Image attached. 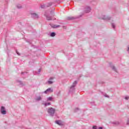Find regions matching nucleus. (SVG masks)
I'll list each match as a JSON object with an SVG mask.
<instances>
[{
  "mask_svg": "<svg viewBox=\"0 0 129 129\" xmlns=\"http://www.w3.org/2000/svg\"><path fill=\"white\" fill-rule=\"evenodd\" d=\"M21 8H22V6H20L19 7H18V9H21Z\"/></svg>",
  "mask_w": 129,
  "mask_h": 129,
  "instance_id": "nucleus-19",
  "label": "nucleus"
},
{
  "mask_svg": "<svg viewBox=\"0 0 129 129\" xmlns=\"http://www.w3.org/2000/svg\"><path fill=\"white\" fill-rule=\"evenodd\" d=\"M51 105V103H46L45 104V106H47V105Z\"/></svg>",
  "mask_w": 129,
  "mask_h": 129,
  "instance_id": "nucleus-7",
  "label": "nucleus"
},
{
  "mask_svg": "<svg viewBox=\"0 0 129 129\" xmlns=\"http://www.w3.org/2000/svg\"><path fill=\"white\" fill-rule=\"evenodd\" d=\"M93 129H96V128H97L96 126H93Z\"/></svg>",
  "mask_w": 129,
  "mask_h": 129,
  "instance_id": "nucleus-15",
  "label": "nucleus"
},
{
  "mask_svg": "<svg viewBox=\"0 0 129 129\" xmlns=\"http://www.w3.org/2000/svg\"><path fill=\"white\" fill-rule=\"evenodd\" d=\"M44 92L46 94H47V93H48V92H50V93L53 92V89H52V88H48L45 91H44Z\"/></svg>",
  "mask_w": 129,
  "mask_h": 129,
  "instance_id": "nucleus-3",
  "label": "nucleus"
},
{
  "mask_svg": "<svg viewBox=\"0 0 129 129\" xmlns=\"http://www.w3.org/2000/svg\"><path fill=\"white\" fill-rule=\"evenodd\" d=\"M1 113L2 114H7V111H6V108H5V107L2 106L1 109Z\"/></svg>",
  "mask_w": 129,
  "mask_h": 129,
  "instance_id": "nucleus-1",
  "label": "nucleus"
},
{
  "mask_svg": "<svg viewBox=\"0 0 129 129\" xmlns=\"http://www.w3.org/2000/svg\"><path fill=\"white\" fill-rule=\"evenodd\" d=\"M58 27H59V25H58V26L53 25V26H52V28H58Z\"/></svg>",
  "mask_w": 129,
  "mask_h": 129,
  "instance_id": "nucleus-10",
  "label": "nucleus"
},
{
  "mask_svg": "<svg viewBox=\"0 0 129 129\" xmlns=\"http://www.w3.org/2000/svg\"><path fill=\"white\" fill-rule=\"evenodd\" d=\"M74 84H77V82H76V81L74 82Z\"/></svg>",
  "mask_w": 129,
  "mask_h": 129,
  "instance_id": "nucleus-17",
  "label": "nucleus"
},
{
  "mask_svg": "<svg viewBox=\"0 0 129 129\" xmlns=\"http://www.w3.org/2000/svg\"><path fill=\"white\" fill-rule=\"evenodd\" d=\"M113 69H114V67L113 68Z\"/></svg>",
  "mask_w": 129,
  "mask_h": 129,
  "instance_id": "nucleus-25",
  "label": "nucleus"
},
{
  "mask_svg": "<svg viewBox=\"0 0 129 129\" xmlns=\"http://www.w3.org/2000/svg\"><path fill=\"white\" fill-rule=\"evenodd\" d=\"M52 5V3H50L47 4V7H50V6Z\"/></svg>",
  "mask_w": 129,
  "mask_h": 129,
  "instance_id": "nucleus-8",
  "label": "nucleus"
},
{
  "mask_svg": "<svg viewBox=\"0 0 129 129\" xmlns=\"http://www.w3.org/2000/svg\"><path fill=\"white\" fill-rule=\"evenodd\" d=\"M48 113H50V114H54L55 113V109L51 108L48 109Z\"/></svg>",
  "mask_w": 129,
  "mask_h": 129,
  "instance_id": "nucleus-2",
  "label": "nucleus"
},
{
  "mask_svg": "<svg viewBox=\"0 0 129 129\" xmlns=\"http://www.w3.org/2000/svg\"><path fill=\"white\" fill-rule=\"evenodd\" d=\"M17 54H18V55H20L19 54V53H18V52H17Z\"/></svg>",
  "mask_w": 129,
  "mask_h": 129,
  "instance_id": "nucleus-24",
  "label": "nucleus"
},
{
  "mask_svg": "<svg viewBox=\"0 0 129 129\" xmlns=\"http://www.w3.org/2000/svg\"><path fill=\"white\" fill-rule=\"evenodd\" d=\"M33 15L36 17V18H38V14H33Z\"/></svg>",
  "mask_w": 129,
  "mask_h": 129,
  "instance_id": "nucleus-11",
  "label": "nucleus"
},
{
  "mask_svg": "<svg viewBox=\"0 0 129 129\" xmlns=\"http://www.w3.org/2000/svg\"><path fill=\"white\" fill-rule=\"evenodd\" d=\"M47 100H49V101H51L52 100V97L48 98Z\"/></svg>",
  "mask_w": 129,
  "mask_h": 129,
  "instance_id": "nucleus-9",
  "label": "nucleus"
},
{
  "mask_svg": "<svg viewBox=\"0 0 129 129\" xmlns=\"http://www.w3.org/2000/svg\"><path fill=\"white\" fill-rule=\"evenodd\" d=\"M99 129H102V127H99Z\"/></svg>",
  "mask_w": 129,
  "mask_h": 129,
  "instance_id": "nucleus-18",
  "label": "nucleus"
},
{
  "mask_svg": "<svg viewBox=\"0 0 129 129\" xmlns=\"http://www.w3.org/2000/svg\"><path fill=\"white\" fill-rule=\"evenodd\" d=\"M52 83H53V82H52L51 81H48L49 84H52Z\"/></svg>",
  "mask_w": 129,
  "mask_h": 129,
  "instance_id": "nucleus-13",
  "label": "nucleus"
},
{
  "mask_svg": "<svg viewBox=\"0 0 129 129\" xmlns=\"http://www.w3.org/2000/svg\"><path fill=\"white\" fill-rule=\"evenodd\" d=\"M37 100H41V97H38L37 98H36Z\"/></svg>",
  "mask_w": 129,
  "mask_h": 129,
  "instance_id": "nucleus-14",
  "label": "nucleus"
},
{
  "mask_svg": "<svg viewBox=\"0 0 129 129\" xmlns=\"http://www.w3.org/2000/svg\"><path fill=\"white\" fill-rule=\"evenodd\" d=\"M113 28H114V25H112Z\"/></svg>",
  "mask_w": 129,
  "mask_h": 129,
  "instance_id": "nucleus-21",
  "label": "nucleus"
},
{
  "mask_svg": "<svg viewBox=\"0 0 129 129\" xmlns=\"http://www.w3.org/2000/svg\"><path fill=\"white\" fill-rule=\"evenodd\" d=\"M55 122L57 124H58V125H63V122L61 121V120H56Z\"/></svg>",
  "mask_w": 129,
  "mask_h": 129,
  "instance_id": "nucleus-4",
  "label": "nucleus"
},
{
  "mask_svg": "<svg viewBox=\"0 0 129 129\" xmlns=\"http://www.w3.org/2000/svg\"><path fill=\"white\" fill-rule=\"evenodd\" d=\"M127 51H128V52H129V47H128Z\"/></svg>",
  "mask_w": 129,
  "mask_h": 129,
  "instance_id": "nucleus-20",
  "label": "nucleus"
},
{
  "mask_svg": "<svg viewBox=\"0 0 129 129\" xmlns=\"http://www.w3.org/2000/svg\"><path fill=\"white\" fill-rule=\"evenodd\" d=\"M47 21H51V19L50 18V17H47Z\"/></svg>",
  "mask_w": 129,
  "mask_h": 129,
  "instance_id": "nucleus-12",
  "label": "nucleus"
},
{
  "mask_svg": "<svg viewBox=\"0 0 129 129\" xmlns=\"http://www.w3.org/2000/svg\"><path fill=\"white\" fill-rule=\"evenodd\" d=\"M50 79V80H51L53 79V78H51Z\"/></svg>",
  "mask_w": 129,
  "mask_h": 129,
  "instance_id": "nucleus-22",
  "label": "nucleus"
},
{
  "mask_svg": "<svg viewBox=\"0 0 129 129\" xmlns=\"http://www.w3.org/2000/svg\"><path fill=\"white\" fill-rule=\"evenodd\" d=\"M55 33L52 32V33H51V37H55Z\"/></svg>",
  "mask_w": 129,
  "mask_h": 129,
  "instance_id": "nucleus-6",
  "label": "nucleus"
},
{
  "mask_svg": "<svg viewBox=\"0 0 129 129\" xmlns=\"http://www.w3.org/2000/svg\"><path fill=\"white\" fill-rule=\"evenodd\" d=\"M125 99L126 100H127V99H128V97H125Z\"/></svg>",
  "mask_w": 129,
  "mask_h": 129,
  "instance_id": "nucleus-16",
  "label": "nucleus"
},
{
  "mask_svg": "<svg viewBox=\"0 0 129 129\" xmlns=\"http://www.w3.org/2000/svg\"><path fill=\"white\" fill-rule=\"evenodd\" d=\"M91 11V9L90 8H88L86 10V13H90Z\"/></svg>",
  "mask_w": 129,
  "mask_h": 129,
  "instance_id": "nucleus-5",
  "label": "nucleus"
},
{
  "mask_svg": "<svg viewBox=\"0 0 129 129\" xmlns=\"http://www.w3.org/2000/svg\"><path fill=\"white\" fill-rule=\"evenodd\" d=\"M127 123H128V124H129V120L127 121Z\"/></svg>",
  "mask_w": 129,
  "mask_h": 129,
  "instance_id": "nucleus-23",
  "label": "nucleus"
}]
</instances>
